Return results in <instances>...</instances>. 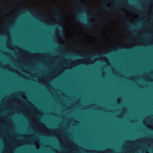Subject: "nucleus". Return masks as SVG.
<instances>
[{
  "label": "nucleus",
  "instance_id": "obj_1",
  "mask_svg": "<svg viewBox=\"0 0 153 153\" xmlns=\"http://www.w3.org/2000/svg\"><path fill=\"white\" fill-rule=\"evenodd\" d=\"M83 24L87 27H89L92 25V24L91 22L88 21H86V22H83Z\"/></svg>",
  "mask_w": 153,
  "mask_h": 153
},
{
  "label": "nucleus",
  "instance_id": "obj_2",
  "mask_svg": "<svg viewBox=\"0 0 153 153\" xmlns=\"http://www.w3.org/2000/svg\"><path fill=\"white\" fill-rule=\"evenodd\" d=\"M59 13L58 10L56 11V13L54 15V17L57 20H59L60 19V16H59Z\"/></svg>",
  "mask_w": 153,
  "mask_h": 153
},
{
  "label": "nucleus",
  "instance_id": "obj_3",
  "mask_svg": "<svg viewBox=\"0 0 153 153\" xmlns=\"http://www.w3.org/2000/svg\"><path fill=\"white\" fill-rule=\"evenodd\" d=\"M83 1H81L80 2H78L77 4H80V6L82 7L83 9L85 10L86 8V7L83 4Z\"/></svg>",
  "mask_w": 153,
  "mask_h": 153
},
{
  "label": "nucleus",
  "instance_id": "obj_4",
  "mask_svg": "<svg viewBox=\"0 0 153 153\" xmlns=\"http://www.w3.org/2000/svg\"><path fill=\"white\" fill-rule=\"evenodd\" d=\"M105 9L107 11H108V12H110L111 11V9H110L108 7H104Z\"/></svg>",
  "mask_w": 153,
  "mask_h": 153
},
{
  "label": "nucleus",
  "instance_id": "obj_5",
  "mask_svg": "<svg viewBox=\"0 0 153 153\" xmlns=\"http://www.w3.org/2000/svg\"><path fill=\"white\" fill-rule=\"evenodd\" d=\"M58 27L59 28H61V30H60V32L62 34L63 33V30L62 29V27L59 25H58Z\"/></svg>",
  "mask_w": 153,
  "mask_h": 153
},
{
  "label": "nucleus",
  "instance_id": "obj_6",
  "mask_svg": "<svg viewBox=\"0 0 153 153\" xmlns=\"http://www.w3.org/2000/svg\"><path fill=\"white\" fill-rule=\"evenodd\" d=\"M78 56L79 57H83L80 55H78Z\"/></svg>",
  "mask_w": 153,
  "mask_h": 153
},
{
  "label": "nucleus",
  "instance_id": "obj_7",
  "mask_svg": "<svg viewBox=\"0 0 153 153\" xmlns=\"http://www.w3.org/2000/svg\"><path fill=\"white\" fill-rule=\"evenodd\" d=\"M75 13H76V14H78V13H78V11H76V12H75Z\"/></svg>",
  "mask_w": 153,
  "mask_h": 153
},
{
  "label": "nucleus",
  "instance_id": "obj_8",
  "mask_svg": "<svg viewBox=\"0 0 153 153\" xmlns=\"http://www.w3.org/2000/svg\"><path fill=\"white\" fill-rule=\"evenodd\" d=\"M23 10L25 11L26 10V9H23Z\"/></svg>",
  "mask_w": 153,
  "mask_h": 153
},
{
  "label": "nucleus",
  "instance_id": "obj_9",
  "mask_svg": "<svg viewBox=\"0 0 153 153\" xmlns=\"http://www.w3.org/2000/svg\"><path fill=\"white\" fill-rule=\"evenodd\" d=\"M151 17H152V18L153 17V15Z\"/></svg>",
  "mask_w": 153,
  "mask_h": 153
},
{
  "label": "nucleus",
  "instance_id": "obj_10",
  "mask_svg": "<svg viewBox=\"0 0 153 153\" xmlns=\"http://www.w3.org/2000/svg\"><path fill=\"white\" fill-rule=\"evenodd\" d=\"M80 20H81V21H82V20L81 19H79Z\"/></svg>",
  "mask_w": 153,
  "mask_h": 153
},
{
  "label": "nucleus",
  "instance_id": "obj_11",
  "mask_svg": "<svg viewBox=\"0 0 153 153\" xmlns=\"http://www.w3.org/2000/svg\"><path fill=\"white\" fill-rule=\"evenodd\" d=\"M119 12H121V11H120V10H119Z\"/></svg>",
  "mask_w": 153,
  "mask_h": 153
}]
</instances>
